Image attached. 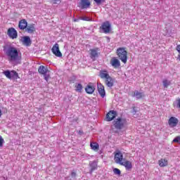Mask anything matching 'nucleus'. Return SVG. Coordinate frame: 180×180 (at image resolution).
<instances>
[{"label": "nucleus", "mask_w": 180, "mask_h": 180, "mask_svg": "<svg viewBox=\"0 0 180 180\" xmlns=\"http://www.w3.org/2000/svg\"><path fill=\"white\" fill-rule=\"evenodd\" d=\"M75 22H78V20H77V19H75Z\"/></svg>", "instance_id": "nucleus-41"}, {"label": "nucleus", "mask_w": 180, "mask_h": 180, "mask_svg": "<svg viewBox=\"0 0 180 180\" xmlns=\"http://www.w3.org/2000/svg\"><path fill=\"white\" fill-rule=\"evenodd\" d=\"M4 51L8 57L9 61H18L19 60V52L15 47L9 46L7 49L4 46Z\"/></svg>", "instance_id": "nucleus-1"}, {"label": "nucleus", "mask_w": 180, "mask_h": 180, "mask_svg": "<svg viewBox=\"0 0 180 180\" xmlns=\"http://www.w3.org/2000/svg\"><path fill=\"white\" fill-rule=\"evenodd\" d=\"M176 108H179L180 109V98L177 101Z\"/></svg>", "instance_id": "nucleus-36"}, {"label": "nucleus", "mask_w": 180, "mask_h": 180, "mask_svg": "<svg viewBox=\"0 0 180 180\" xmlns=\"http://www.w3.org/2000/svg\"><path fill=\"white\" fill-rule=\"evenodd\" d=\"M177 60H178L179 61H180V55H179V56H178V58H177Z\"/></svg>", "instance_id": "nucleus-40"}, {"label": "nucleus", "mask_w": 180, "mask_h": 180, "mask_svg": "<svg viewBox=\"0 0 180 180\" xmlns=\"http://www.w3.org/2000/svg\"><path fill=\"white\" fill-rule=\"evenodd\" d=\"M18 27L20 30H25L27 27V21L25 19L20 20L18 23Z\"/></svg>", "instance_id": "nucleus-22"}, {"label": "nucleus", "mask_w": 180, "mask_h": 180, "mask_svg": "<svg viewBox=\"0 0 180 180\" xmlns=\"http://www.w3.org/2000/svg\"><path fill=\"white\" fill-rule=\"evenodd\" d=\"M94 2H96V5L99 6L100 5H102L103 2H105V0H94Z\"/></svg>", "instance_id": "nucleus-30"}, {"label": "nucleus", "mask_w": 180, "mask_h": 180, "mask_svg": "<svg viewBox=\"0 0 180 180\" xmlns=\"http://www.w3.org/2000/svg\"><path fill=\"white\" fill-rule=\"evenodd\" d=\"M100 30H102L103 33H110V30H112V25H110V22L105 21L103 22L100 27Z\"/></svg>", "instance_id": "nucleus-6"}, {"label": "nucleus", "mask_w": 180, "mask_h": 180, "mask_svg": "<svg viewBox=\"0 0 180 180\" xmlns=\"http://www.w3.org/2000/svg\"><path fill=\"white\" fill-rule=\"evenodd\" d=\"M70 84H74L75 82V77H72L70 79Z\"/></svg>", "instance_id": "nucleus-35"}, {"label": "nucleus", "mask_w": 180, "mask_h": 180, "mask_svg": "<svg viewBox=\"0 0 180 180\" xmlns=\"http://www.w3.org/2000/svg\"><path fill=\"white\" fill-rule=\"evenodd\" d=\"M7 34L10 39H18V31L13 27L8 28Z\"/></svg>", "instance_id": "nucleus-8"}, {"label": "nucleus", "mask_w": 180, "mask_h": 180, "mask_svg": "<svg viewBox=\"0 0 180 180\" xmlns=\"http://www.w3.org/2000/svg\"><path fill=\"white\" fill-rule=\"evenodd\" d=\"M117 116V112L115 110H110L106 115L107 122H112V120H115L116 117Z\"/></svg>", "instance_id": "nucleus-9"}, {"label": "nucleus", "mask_w": 180, "mask_h": 180, "mask_svg": "<svg viewBox=\"0 0 180 180\" xmlns=\"http://www.w3.org/2000/svg\"><path fill=\"white\" fill-rule=\"evenodd\" d=\"M117 55L124 64L127 63V51L124 48H119L117 49Z\"/></svg>", "instance_id": "nucleus-3"}, {"label": "nucleus", "mask_w": 180, "mask_h": 180, "mask_svg": "<svg viewBox=\"0 0 180 180\" xmlns=\"http://www.w3.org/2000/svg\"><path fill=\"white\" fill-rule=\"evenodd\" d=\"M90 58L92 60H95V58H98L101 53H99V48H96L94 49H90Z\"/></svg>", "instance_id": "nucleus-11"}, {"label": "nucleus", "mask_w": 180, "mask_h": 180, "mask_svg": "<svg viewBox=\"0 0 180 180\" xmlns=\"http://www.w3.org/2000/svg\"><path fill=\"white\" fill-rule=\"evenodd\" d=\"M89 165L91 168L89 174H92V172H94L95 169H98V162H96V160L89 162Z\"/></svg>", "instance_id": "nucleus-20"}, {"label": "nucleus", "mask_w": 180, "mask_h": 180, "mask_svg": "<svg viewBox=\"0 0 180 180\" xmlns=\"http://www.w3.org/2000/svg\"><path fill=\"white\" fill-rule=\"evenodd\" d=\"M120 165H122L123 167H125L127 171L133 168V165H131V162L127 160L125 162H122Z\"/></svg>", "instance_id": "nucleus-23"}, {"label": "nucleus", "mask_w": 180, "mask_h": 180, "mask_svg": "<svg viewBox=\"0 0 180 180\" xmlns=\"http://www.w3.org/2000/svg\"><path fill=\"white\" fill-rule=\"evenodd\" d=\"M38 72L39 74H41V75H44L45 81L49 82V78H50V70H49L47 67L44 65H40L38 68Z\"/></svg>", "instance_id": "nucleus-4"}, {"label": "nucleus", "mask_w": 180, "mask_h": 180, "mask_svg": "<svg viewBox=\"0 0 180 180\" xmlns=\"http://www.w3.org/2000/svg\"><path fill=\"white\" fill-rule=\"evenodd\" d=\"M85 91L86 94H89V95H92V94L95 92V86H94L92 83H89L85 88Z\"/></svg>", "instance_id": "nucleus-17"}, {"label": "nucleus", "mask_w": 180, "mask_h": 180, "mask_svg": "<svg viewBox=\"0 0 180 180\" xmlns=\"http://www.w3.org/2000/svg\"><path fill=\"white\" fill-rule=\"evenodd\" d=\"M91 149L92 150H98V148H99V145L96 143H91Z\"/></svg>", "instance_id": "nucleus-28"}, {"label": "nucleus", "mask_w": 180, "mask_h": 180, "mask_svg": "<svg viewBox=\"0 0 180 180\" xmlns=\"http://www.w3.org/2000/svg\"><path fill=\"white\" fill-rule=\"evenodd\" d=\"M98 76L100 78H101V79H106L108 78V77H110V75H109V72H108L106 70H100Z\"/></svg>", "instance_id": "nucleus-21"}, {"label": "nucleus", "mask_w": 180, "mask_h": 180, "mask_svg": "<svg viewBox=\"0 0 180 180\" xmlns=\"http://www.w3.org/2000/svg\"><path fill=\"white\" fill-rule=\"evenodd\" d=\"M160 167H167L168 165V161L165 160V159H161L159 160Z\"/></svg>", "instance_id": "nucleus-25"}, {"label": "nucleus", "mask_w": 180, "mask_h": 180, "mask_svg": "<svg viewBox=\"0 0 180 180\" xmlns=\"http://www.w3.org/2000/svg\"><path fill=\"white\" fill-rule=\"evenodd\" d=\"M97 89L101 98L106 96V92L105 91V86L102 84L100 83L98 84Z\"/></svg>", "instance_id": "nucleus-15"}, {"label": "nucleus", "mask_w": 180, "mask_h": 180, "mask_svg": "<svg viewBox=\"0 0 180 180\" xmlns=\"http://www.w3.org/2000/svg\"><path fill=\"white\" fill-rule=\"evenodd\" d=\"M80 20H86L89 21V18L88 17H79Z\"/></svg>", "instance_id": "nucleus-34"}, {"label": "nucleus", "mask_w": 180, "mask_h": 180, "mask_svg": "<svg viewBox=\"0 0 180 180\" xmlns=\"http://www.w3.org/2000/svg\"><path fill=\"white\" fill-rule=\"evenodd\" d=\"M4 143H5V140H4L2 136H0V147H4Z\"/></svg>", "instance_id": "nucleus-32"}, {"label": "nucleus", "mask_w": 180, "mask_h": 180, "mask_svg": "<svg viewBox=\"0 0 180 180\" xmlns=\"http://www.w3.org/2000/svg\"><path fill=\"white\" fill-rule=\"evenodd\" d=\"M51 51L53 53V54H54V56H56V57H63V53H61V51H60V46L58 45V44L56 43L52 49H51Z\"/></svg>", "instance_id": "nucleus-7"}, {"label": "nucleus", "mask_w": 180, "mask_h": 180, "mask_svg": "<svg viewBox=\"0 0 180 180\" xmlns=\"http://www.w3.org/2000/svg\"><path fill=\"white\" fill-rule=\"evenodd\" d=\"M127 123V120L123 117H118L114 120L112 122L113 126L116 130H122L124 129L126 124Z\"/></svg>", "instance_id": "nucleus-2"}, {"label": "nucleus", "mask_w": 180, "mask_h": 180, "mask_svg": "<svg viewBox=\"0 0 180 180\" xmlns=\"http://www.w3.org/2000/svg\"><path fill=\"white\" fill-rule=\"evenodd\" d=\"M132 96H135L136 99H141V98H144L146 95L144 94V93L139 92V91H135Z\"/></svg>", "instance_id": "nucleus-24"}, {"label": "nucleus", "mask_w": 180, "mask_h": 180, "mask_svg": "<svg viewBox=\"0 0 180 180\" xmlns=\"http://www.w3.org/2000/svg\"><path fill=\"white\" fill-rule=\"evenodd\" d=\"M114 160L116 164L120 165L122 162V161H123V153L120 150L115 152Z\"/></svg>", "instance_id": "nucleus-10"}, {"label": "nucleus", "mask_w": 180, "mask_h": 180, "mask_svg": "<svg viewBox=\"0 0 180 180\" xmlns=\"http://www.w3.org/2000/svg\"><path fill=\"white\" fill-rule=\"evenodd\" d=\"M25 32H27V33H30V34H33L34 32H36V27H34V24L27 25L25 28Z\"/></svg>", "instance_id": "nucleus-18"}, {"label": "nucleus", "mask_w": 180, "mask_h": 180, "mask_svg": "<svg viewBox=\"0 0 180 180\" xmlns=\"http://www.w3.org/2000/svg\"><path fill=\"white\" fill-rule=\"evenodd\" d=\"M168 124L170 126V127H176L178 125V118L175 117H171L169 119Z\"/></svg>", "instance_id": "nucleus-16"}, {"label": "nucleus", "mask_w": 180, "mask_h": 180, "mask_svg": "<svg viewBox=\"0 0 180 180\" xmlns=\"http://www.w3.org/2000/svg\"><path fill=\"white\" fill-rule=\"evenodd\" d=\"M2 116V110H0V117Z\"/></svg>", "instance_id": "nucleus-39"}, {"label": "nucleus", "mask_w": 180, "mask_h": 180, "mask_svg": "<svg viewBox=\"0 0 180 180\" xmlns=\"http://www.w3.org/2000/svg\"><path fill=\"white\" fill-rule=\"evenodd\" d=\"M132 113H136L137 112V110H136V107H133V109H132Z\"/></svg>", "instance_id": "nucleus-37"}, {"label": "nucleus", "mask_w": 180, "mask_h": 180, "mask_svg": "<svg viewBox=\"0 0 180 180\" xmlns=\"http://www.w3.org/2000/svg\"><path fill=\"white\" fill-rule=\"evenodd\" d=\"M72 179H75L77 178V172L72 171L70 174Z\"/></svg>", "instance_id": "nucleus-31"}, {"label": "nucleus", "mask_w": 180, "mask_h": 180, "mask_svg": "<svg viewBox=\"0 0 180 180\" xmlns=\"http://www.w3.org/2000/svg\"><path fill=\"white\" fill-rule=\"evenodd\" d=\"M173 143H179L180 144V136H176L174 139Z\"/></svg>", "instance_id": "nucleus-33"}, {"label": "nucleus", "mask_w": 180, "mask_h": 180, "mask_svg": "<svg viewBox=\"0 0 180 180\" xmlns=\"http://www.w3.org/2000/svg\"><path fill=\"white\" fill-rule=\"evenodd\" d=\"M89 6H91L89 0H81L79 4V8H81V9H87Z\"/></svg>", "instance_id": "nucleus-13"}, {"label": "nucleus", "mask_w": 180, "mask_h": 180, "mask_svg": "<svg viewBox=\"0 0 180 180\" xmlns=\"http://www.w3.org/2000/svg\"><path fill=\"white\" fill-rule=\"evenodd\" d=\"M55 1V2H57V1H60V0H54Z\"/></svg>", "instance_id": "nucleus-42"}, {"label": "nucleus", "mask_w": 180, "mask_h": 180, "mask_svg": "<svg viewBox=\"0 0 180 180\" xmlns=\"http://www.w3.org/2000/svg\"><path fill=\"white\" fill-rule=\"evenodd\" d=\"M110 64H111L112 67L113 68H120V60L119 59L116 58L115 57H113L110 61Z\"/></svg>", "instance_id": "nucleus-14"}, {"label": "nucleus", "mask_w": 180, "mask_h": 180, "mask_svg": "<svg viewBox=\"0 0 180 180\" xmlns=\"http://www.w3.org/2000/svg\"><path fill=\"white\" fill-rule=\"evenodd\" d=\"M112 171L115 175H120L122 174V172H120V169L117 168H114Z\"/></svg>", "instance_id": "nucleus-29"}, {"label": "nucleus", "mask_w": 180, "mask_h": 180, "mask_svg": "<svg viewBox=\"0 0 180 180\" xmlns=\"http://www.w3.org/2000/svg\"><path fill=\"white\" fill-rule=\"evenodd\" d=\"M21 41L24 46L29 47V46H32V39H30V37L25 36L21 39Z\"/></svg>", "instance_id": "nucleus-12"}, {"label": "nucleus", "mask_w": 180, "mask_h": 180, "mask_svg": "<svg viewBox=\"0 0 180 180\" xmlns=\"http://www.w3.org/2000/svg\"><path fill=\"white\" fill-rule=\"evenodd\" d=\"M163 86L164 88L167 89L169 85H171V81H169L168 79H164L162 81Z\"/></svg>", "instance_id": "nucleus-26"}, {"label": "nucleus", "mask_w": 180, "mask_h": 180, "mask_svg": "<svg viewBox=\"0 0 180 180\" xmlns=\"http://www.w3.org/2000/svg\"><path fill=\"white\" fill-rule=\"evenodd\" d=\"M75 88L76 89L77 92H82V88H83L82 84L79 83L75 86Z\"/></svg>", "instance_id": "nucleus-27"}, {"label": "nucleus", "mask_w": 180, "mask_h": 180, "mask_svg": "<svg viewBox=\"0 0 180 180\" xmlns=\"http://www.w3.org/2000/svg\"><path fill=\"white\" fill-rule=\"evenodd\" d=\"M105 84L108 88H112L115 85V79L110 76L105 80Z\"/></svg>", "instance_id": "nucleus-19"}, {"label": "nucleus", "mask_w": 180, "mask_h": 180, "mask_svg": "<svg viewBox=\"0 0 180 180\" xmlns=\"http://www.w3.org/2000/svg\"><path fill=\"white\" fill-rule=\"evenodd\" d=\"M79 134H80V135H82V134H84V131H79Z\"/></svg>", "instance_id": "nucleus-38"}, {"label": "nucleus", "mask_w": 180, "mask_h": 180, "mask_svg": "<svg viewBox=\"0 0 180 180\" xmlns=\"http://www.w3.org/2000/svg\"><path fill=\"white\" fill-rule=\"evenodd\" d=\"M3 74L6 75V78L8 79L16 80L18 78H19V74H18L15 70H5L3 72Z\"/></svg>", "instance_id": "nucleus-5"}]
</instances>
